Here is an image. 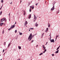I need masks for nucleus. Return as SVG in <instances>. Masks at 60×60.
Masks as SVG:
<instances>
[{"label":"nucleus","instance_id":"1","mask_svg":"<svg viewBox=\"0 0 60 60\" xmlns=\"http://www.w3.org/2000/svg\"><path fill=\"white\" fill-rule=\"evenodd\" d=\"M34 35L32 36V34L31 33L30 34V35H29V37L28 38V39H29L30 38V39L29 40V41H30L31 40V39H32V37H34Z\"/></svg>","mask_w":60,"mask_h":60},{"label":"nucleus","instance_id":"2","mask_svg":"<svg viewBox=\"0 0 60 60\" xmlns=\"http://www.w3.org/2000/svg\"><path fill=\"white\" fill-rule=\"evenodd\" d=\"M55 3H53V6L52 8L51 9V11H53V10H54L55 9V8H54V7H55V6H54V5H55Z\"/></svg>","mask_w":60,"mask_h":60},{"label":"nucleus","instance_id":"3","mask_svg":"<svg viewBox=\"0 0 60 60\" xmlns=\"http://www.w3.org/2000/svg\"><path fill=\"white\" fill-rule=\"evenodd\" d=\"M34 21H35V20H36V19H37V17L35 16V15H34Z\"/></svg>","mask_w":60,"mask_h":60},{"label":"nucleus","instance_id":"4","mask_svg":"<svg viewBox=\"0 0 60 60\" xmlns=\"http://www.w3.org/2000/svg\"><path fill=\"white\" fill-rule=\"evenodd\" d=\"M50 41L51 42H55V41H54V39L50 40Z\"/></svg>","mask_w":60,"mask_h":60},{"label":"nucleus","instance_id":"5","mask_svg":"<svg viewBox=\"0 0 60 60\" xmlns=\"http://www.w3.org/2000/svg\"><path fill=\"white\" fill-rule=\"evenodd\" d=\"M4 18L1 19V22H2L3 21H4Z\"/></svg>","mask_w":60,"mask_h":60},{"label":"nucleus","instance_id":"6","mask_svg":"<svg viewBox=\"0 0 60 60\" xmlns=\"http://www.w3.org/2000/svg\"><path fill=\"white\" fill-rule=\"evenodd\" d=\"M30 8H32V9H33L34 8V5L31 6H30Z\"/></svg>","mask_w":60,"mask_h":60},{"label":"nucleus","instance_id":"7","mask_svg":"<svg viewBox=\"0 0 60 60\" xmlns=\"http://www.w3.org/2000/svg\"><path fill=\"white\" fill-rule=\"evenodd\" d=\"M15 27V25H14L13 26V25H12L11 27V28H13V27Z\"/></svg>","mask_w":60,"mask_h":60},{"label":"nucleus","instance_id":"8","mask_svg":"<svg viewBox=\"0 0 60 60\" xmlns=\"http://www.w3.org/2000/svg\"><path fill=\"white\" fill-rule=\"evenodd\" d=\"M28 23H27V21H26L25 22V23L24 24V25H25V26H26V24H27Z\"/></svg>","mask_w":60,"mask_h":60},{"label":"nucleus","instance_id":"9","mask_svg":"<svg viewBox=\"0 0 60 60\" xmlns=\"http://www.w3.org/2000/svg\"><path fill=\"white\" fill-rule=\"evenodd\" d=\"M26 14V12L25 11H24V15L25 16V15Z\"/></svg>","mask_w":60,"mask_h":60},{"label":"nucleus","instance_id":"10","mask_svg":"<svg viewBox=\"0 0 60 60\" xmlns=\"http://www.w3.org/2000/svg\"><path fill=\"white\" fill-rule=\"evenodd\" d=\"M18 48L19 49H21V46H18Z\"/></svg>","mask_w":60,"mask_h":60},{"label":"nucleus","instance_id":"11","mask_svg":"<svg viewBox=\"0 0 60 60\" xmlns=\"http://www.w3.org/2000/svg\"><path fill=\"white\" fill-rule=\"evenodd\" d=\"M35 26L37 27L38 26V24H37V22L36 23Z\"/></svg>","mask_w":60,"mask_h":60},{"label":"nucleus","instance_id":"12","mask_svg":"<svg viewBox=\"0 0 60 60\" xmlns=\"http://www.w3.org/2000/svg\"><path fill=\"white\" fill-rule=\"evenodd\" d=\"M31 15H29V17L28 18V19H30L31 18Z\"/></svg>","mask_w":60,"mask_h":60},{"label":"nucleus","instance_id":"13","mask_svg":"<svg viewBox=\"0 0 60 60\" xmlns=\"http://www.w3.org/2000/svg\"><path fill=\"white\" fill-rule=\"evenodd\" d=\"M18 32H19V34L20 35H22V33H20L19 31Z\"/></svg>","mask_w":60,"mask_h":60},{"label":"nucleus","instance_id":"14","mask_svg":"<svg viewBox=\"0 0 60 60\" xmlns=\"http://www.w3.org/2000/svg\"><path fill=\"white\" fill-rule=\"evenodd\" d=\"M59 51V50H58L55 52V53H58Z\"/></svg>","mask_w":60,"mask_h":60},{"label":"nucleus","instance_id":"15","mask_svg":"<svg viewBox=\"0 0 60 60\" xmlns=\"http://www.w3.org/2000/svg\"><path fill=\"white\" fill-rule=\"evenodd\" d=\"M44 51L45 52H46V51H47V49H46V48H45V49H44Z\"/></svg>","mask_w":60,"mask_h":60},{"label":"nucleus","instance_id":"16","mask_svg":"<svg viewBox=\"0 0 60 60\" xmlns=\"http://www.w3.org/2000/svg\"><path fill=\"white\" fill-rule=\"evenodd\" d=\"M3 24H4V23H1L0 24V26H2Z\"/></svg>","mask_w":60,"mask_h":60},{"label":"nucleus","instance_id":"17","mask_svg":"<svg viewBox=\"0 0 60 60\" xmlns=\"http://www.w3.org/2000/svg\"><path fill=\"white\" fill-rule=\"evenodd\" d=\"M58 37V35H57L56 37V39H57V37Z\"/></svg>","mask_w":60,"mask_h":60},{"label":"nucleus","instance_id":"18","mask_svg":"<svg viewBox=\"0 0 60 60\" xmlns=\"http://www.w3.org/2000/svg\"><path fill=\"white\" fill-rule=\"evenodd\" d=\"M44 35V33H43L42 34V35H41V38H42L43 37V35Z\"/></svg>","mask_w":60,"mask_h":60},{"label":"nucleus","instance_id":"19","mask_svg":"<svg viewBox=\"0 0 60 60\" xmlns=\"http://www.w3.org/2000/svg\"><path fill=\"white\" fill-rule=\"evenodd\" d=\"M2 11H1L0 13V15H2Z\"/></svg>","mask_w":60,"mask_h":60},{"label":"nucleus","instance_id":"20","mask_svg":"<svg viewBox=\"0 0 60 60\" xmlns=\"http://www.w3.org/2000/svg\"><path fill=\"white\" fill-rule=\"evenodd\" d=\"M43 54V53H41L40 54L39 56H41V55H42Z\"/></svg>","mask_w":60,"mask_h":60},{"label":"nucleus","instance_id":"21","mask_svg":"<svg viewBox=\"0 0 60 60\" xmlns=\"http://www.w3.org/2000/svg\"><path fill=\"white\" fill-rule=\"evenodd\" d=\"M10 44H8V48L9 47H10Z\"/></svg>","mask_w":60,"mask_h":60},{"label":"nucleus","instance_id":"22","mask_svg":"<svg viewBox=\"0 0 60 60\" xmlns=\"http://www.w3.org/2000/svg\"><path fill=\"white\" fill-rule=\"evenodd\" d=\"M11 29V28L10 27L9 29H8V31H10Z\"/></svg>","mask_w":60,"mask_h":60},{"label":"nucleus","instance_id":"23","mask_svg":"<svg viewBox=\"0 0 60 60\" xmlns=\"http://www.w3.org/2000/svg\"><path fill=\"white\" fill-rule=\"evenodd\" d=\"M42 47H43V48H44V49H45V47H44V45H42Z\"/></svg>","mask_w":60,"mask_h":60},{"label":"nucleus","instance_id":"24","mask_svg":"<svg viewBox=\"0 0 60 60\" xmlns=\"http://www.w3.org/2000/svg\"><path fill=\"white\" fill-rule=\"evenodd\" d=\"M4 20L5 21H6V19L4 18Z\"/></svg>","mask_w":60,"mask_h":60},{"label":"nucleus","instance_id":"25","mask_svg":"<svg viewBox=\"0 0 60 60\" xmlns=\"http://www.w3.org/2000/svg\"><path fill=\"white\" fill-rule=\"evenodd\" d=\"M31 8H30V10H29V11L30 12H31Z\"/></svg>","mask_w":60,"mask_h":60},{"label":"nucleus","instance_id":"26","mask_svg":"<svg viewBox=\"0 0 60 60\" xmlns=\"http://www.w3.org/2000/svg\"><path fill=\"white\" fill-rule=\"evenodd\" d=\"M59 49V47H58V48L57 49H56V50H58V49Z\"/></svg>","mask_w":60,"mask_h":60},{"label":"nucleus","instance_id":"27","mask_svg":"<svg viewBox=\"0 0 60 60\" xmlns=\"http://www.w3.org/2000/svg\"><path fill=\"white\" fill-rule=\"evenodd\" d=\"M17 30H16L15 31V33H17Z\"/></svg>","mask_w":60,"mask_h":60},{"label":"nucleus","instance_id":"28","mask_svg":"<svg viewBox=\"0 0 60 60\" xmlns=\"http://www.w3.org/2000/svg\"><path fill=\"white\" fill-rule=\"evenodd\" d=\"M1 3H3V2H4V1H3V0H1Z\"/></svg>","mask_w":60,"mask_h":60},{"label":"nucleus","instance_id":"29","mask_svg":"<svg viewBox=\"0 0 60 60\" xmlns=\"http://www.w3.org/2000/svg\"><path fill=\"white\" fill-rule=\"evenodd\" d=\"M48 30H46L45 31V32H48Z\"/></svg>","mask_w":60,"mask_h":60},{"label":"nucleus","instance_id":"30","mask_svg":"<svg viewBox=\"0 0 60 60\" xmlns=\"http://www.w3.org/2000/svg\"><path fill=\"white\" fill-rule=\"evenodd\" d=\"M6 44V42H4V45H5Z\"/></svg>","mask_w":60,"mask_h":60},{"label":"nucleus","instance_id":"31","mask_svg":"<svg viewBox=\"0 0 60 60\" xmlns=\"http://www.w3.org/2000/svg\"><path fill=\"white\" fill-rule=\"evenodd\" d=\"M4 49H3V53H4Z\"/></svg>","mask_w":60,"mask_h":60},{"label":"nucleus","instance_id":"32","mask_svg":"<svg viewBox=\"0 0 60 60\" xmlns=\"http://www.w3.org/2000/svg\"><path fill=\"white\" fill-rule=\"evenodd\" d=\"M2 7H3V6H1V8H0V10H1V9H2Z\"/></svg>","mask_w":60,"mask_h":60},{"label":"nucleus","instance_id":"33","mask_svg":"<svg viewBox=\"0 0 60 60\" xmlns=\"http://www.w3.org/2000/svg\"><path fill=\"white\" fill-rule=\"evenodd\" d=\"M4 30H3V32H2V34H4Z\"/></svg>","mask_w":60,"mask_h":60},{"label":"nucleus","instance_id":"34","mask_svg":"<svg viewBox=\"0 0 60 60\" xmlns=\"http://www.w3.org/2000/svg\"><path fill=\"white\" fill-rule=\"evenodd\" d=\"M48 27H50V25H48Z\"/></svg>","mask_w":60,"mask_h":60},{"label":"nucleus","instance_id":"35","mask_svg":"<svg viewBox=\"0 0 60 60\" xmlns=\"http://www.w3.org/2000/svg\"><path fill=\"white\" fill-rule=\"evenodd\" d=\"M52 56H54V54H53L52 55Z\"/></svg>","mask_w":60,"mask_h":60},{"label":"nucleus","instance_id":"36","mask_svg":"<svg viewBox=\"0 0 60 60\" xmlns=\"http://www.w3.org/2000/svg\"><path fill=\"white\" fill-rule=\"evenodd\" d=\"M49 29V28H46V30H48Z\"/></svg>","mask_w":60,"mask_h":60},{"label":"nucleus","instance_id":"37","mask_svg":"<svg viewBox=\"0 0 60 60\" xmlns=\"http://www.w3.org/2000/svg\"><path fill=\"white\" fill-rule=\"evenodd\" d=\"M37 5H38V4L37 3L36 4V5L37 6Z\"/></svg>","mask_w":60,"mask_h":60},{"label":"nucleus","instance_id":"38","mask_svg":"<svg viewBox=\"0 0 60 60\" xmlns=\"http://www.w3.org/2000/svg\"><path fill=\"white\" fill-rule=\"evenodd\" d=\"M33 29V28H30V29Z\"/></svg>","mask_w":60,"mask_h":60},{"label":"nucleus","instance_id":"39","mask_svg":"<svg viewBox=\"0 0 60 60\" xmlns=\"http://www.w3.org/2000/svg\"><path fill=\"white\" fill-rule=\"evenodd\" d=\"M45 51H44V52H42V53H45Z\"/></svg>","mask_w":60,"mask_h":60},{"label":"nucleus","instance_id":"40","mask_svg":"<svg viewBox=\"0 0 60 60\" xmlns=\"http://www.w3.org/2000/svg\"><path fill=\"white\" fill-rule=\"evenodd\" d=\"M51 36L50 37V40H51Z\"/></svg>","mask_w":60,"mask_h":60},{"label":"nucleus","instance_id":"41","mask_svg":"<svg viewBox=\"0 0 60 60\" xmlns=\"http://www.w3.org/2000/svg\"><path fill=\"white\" fill-rule=\"evenodd\" d=\"M34 40H32V41H31V42H33V41H34Z\"/></svg>","mask_w":60,"mask_h":60},{"label":"nucleus","instance_id":"42","mask_svg":"<svg viewBox=\"0 0 60 60\" xmlns=\"http://www.w3.org/2000/svg\"><path fill=\"white\" fill-rule=\"evenodd\" d=\"M30 3H29V5H30Z\"/></svg>","mask_w":60,"mask_h":60},{"label":"nucleus","instance_id":"43","mask_svg":"<svg viewBox=\"0 0 60 60\" xmlns=\"http://www.w3.org/2000/svg\"><path fill=\"white\" fill-rule=\"evenodd\" d=\"M16 24V22H15V24H14V25H15V24Z\"/></svg>","mask_w":60,"mask_h":60},{"label":"nucleus","instance_id":"44","mask_svg":"<svg viewBox=\"0 0 60 60\" xmlns=\"http://www.w3.org/2000/svg\"><path fill=\"white\" fill-rule=\"evenodd\" d=\"M10 13L9 14V15L10 16V13Z\"/></svg>","mask_w":60,"mask_h":60},{"label":"nucleus","instance_id":"45","mask_svg":"<svg viewBox=\"0 0 60 60\" xmlns=\"http://www.w3.org/2000/svg\"><path fill=\"white\" fill-rule=\"evenodd\" d=\"M47 43H48V42H46V43L45 45H47Z\"/></svg>","mask_w":60,"mask_h":60},{"label":"nucleus","instance_id":"46","mask_svg":"<svg viewBox=\"0 0 60 60\" xmlns=\"http://www.w3.org/2000/svg\"><path fill=\"white\" fill-rule=\"evenodd\" d=\"M59 10H58V13H59Z\"/></svg>","mask_w":60,"mask_h":60},{"label":"nucleus","instance_id":"47","mask_svg":"<svg viewBox=\"0 0 60 60\" xmlns=\"http://www.w3.org/2000/svg\"><path fill=\"white\" fill-rule=\"evenodd\" d=\"M5 54V52L4 53V54H3V55H4V54Z\"/></svg>","mask_w":60,"mask_h":60},{"label":"nucleus","instance_id":"48","mask_svg":"<svg viewBox=\"0 0 60 60\" xmlns=\"http://www.w3.org/2000/svg\"><path fill=\"white\" fill-rule=\"evenodd\" d=\"M11 42H10L9 44H10V45H11Z\"/></svg>","mask_w":60,"mask_h":60},{"label":"nucleus","instance_id":"49","mask_svg":"<svg viewBox=\"0 0 60 60\" xmlns=\"http://www.w3.org/2000/svg\"><path fill=\"white\" fill-rule=\"evenodd\" d=\"M4 26H5V24L4 23Z\"/></svg>","mask_w":60,"mask_h":60},{"label":"nucleus","instance_id":"50","mask_svg":"<svg viewBox=\"0 0 60 60\" xmlns=\"http://www.w3.org/2000/svg\"><path fill=\"white\" fill-rule=\"evenodd\" d=\"M12 4V2H11V4Z\"/></svg>","mask_w":60,"mask_h":60},{"label":"nucleus","instance_id":"51","mask_svg":"<svg viewBox=\"0 0 60 60\" xmlns=\"http://www.w3.org/2000/svg\"><path fill=\"white\" fill-rule=\"evenodd\" d=\"M43 50H44V48L43 49Z\"/></svg>","mask_w":60,"mask_h":60},{"label":"nucleus","instance_id":"52","mask_svg":"<svg viewBox=\"0 0 60 60\" xmlns=\"http://www.w3.org/2000/svg\"><path fill=\"white\" fill-rule=\"evenodd\" d=\"M21 2H22L21 0V2H20V3H21Z\"/></svg>","mask_w":60,"mask_h":60},{"label":"nucleus","instance_id":"53","mask_svg":"<svg viewBox=\"0 0 60 60\" xmlns=\"http://www.w3.org/2000/svg\"><path fill=\"white\" fill-rule=\"evenodd\" d=\"M29 31H30V30H29Z\"/></svg>","mask_w":60,"mask_h":60},{"label":"nucleus","instance_id":"54","mask_svg":"<svg viewBox=\"0 0 60 60\" xmlns=\"http://www.w3.org/2000/svg\"><path fill=\"white\" fill-rule=\"evenodd\" d=\"M59 47V48H60V45L59 46V47Z\"/></svg>","mask_w":60,"mask_h":60},{"label":"nucleus","instance_id":"55","mask_svg":"<svg viewBox=\"0 0 60 60\" xmlns=\"http://www.w3.org/2000/svg\"><path fill=\"white\" fill-rule=\"evenodd\" d=\"M38 46V45H37V47Z\"/></svg>","mask_w":60,"mask_h":60},{"label":"nucleus","instance_id":"56","mask_svg":"<svg viewBox=\"0 0 60 60\" xmlns=\"http://www.w3.org/2000/svg\"><path fill=\"white\" fill-rule=\"evenodd\" d=\"M34 35H34H35V34Z\"/></svg>","mask_w":60,"mask_h":60},{"label":"nucleus","instance_id":"57","mask_svg":"<svg viewBox=\"0 0 60 60\" xmlns=\"http://www.w3.org/2000/svg\"><path fill=\"white\" fill-rule=\"evenodd\" d=\"M9 19V21H10V19Z\"/></svg>","mask_w":60,"mask_h":60},{"label":"nucleus","instance_id":"58","mask_svg":"<svg viewBox=\"0 0 60 60\" xmlns=\"http://www.w3.org/2000/svg\"><path fill=\"white\" fill-rule=\"evenodd\" d=\"M0 60H2V59H1Z\"/></svg>","mask_w":60,"mask_h":60},{"label":"nucleus","instance_id":"59","mask_svg":"<svg viewBox=\"0 0 60 60\" xmlns=\"http://www.w3.org/2000/svg\"><path fill=\"white\" fill-rule=\"evenodd\" d=\"M46 3V1H45V3Z\"/></svg>","mask_w":60,"mask_h":60},{"label":"nucleus","instance_id":"60","mask_svg":"<svg viewBox=\"0 0 60 60\" xmlns=\"http://www.w3.org/2000/svg\"><path fill=\"white\" fill-rule=\"evenodd\" d=\"M58 36H59V35H58Z\"/></svg>","mask_w":60,"mask_h":60},{"label":"nucleus","instance_id":"61","mask_svg":"<svg viewBox=\"0 0 60 60\" xmlns=\"http://www.w3.org/2000/svg\"><path fill=\"white\" fill-rule=\"evenodd\" d=\"M16 39H17V38H16Z\"/></svg>","mask_w":60,"mask_h":60},{"label":"nucleus","instance_id":"62","mask_svg":"<svg viewBox=\"0 0 60 60\" xmlns=\"http://www.w3.org/2000/svg\"><path fill=\"white\" fill-rule=\"evenodd\" d=\"M31 3H32V1H31Z\"/></svg>","mask_w":60,"mask_h":60},{"label":"nucleus","instance_id":"63","mask_svg":"<svg viewBox=\"0 0 60 60\" xmlns=\"http://www.w3.org/2000/svg\"><path fill=\"white\" fill-rule=\"evenodd\" d=\"M0 56H1V55H0Z\"/></svg>","mask_w":60,"mask_h":60},{"label":"nucleus","instance_id":"64","mask_svg":"<svg viewBox=\"0 0 60 60\" xmlns=\"http://www.w3.org/2000/svg\"><path fill=\"white\" fill-rule=\"evenodd\" d=\"M39 18H40V17H39Z\"/></svg>","mask_w":60,"mask_h":60}]
</instances>
